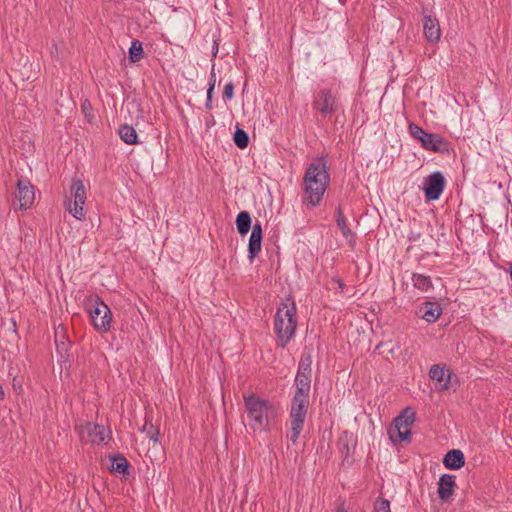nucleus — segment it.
<instances>
[{
    "mask_svg": "<svg viewBox=\"0 0 512 512\" xmlns=\"http://www.w3.org/2000/svg\"><path fill=\"white\" fill-rule=\"evenodd\" d=\"M330 175L324 157L314 159L306 168L303 176L302 203L308 207L320 204L329 186Z\"/></svg>",
    "mask_w": 512,
    "mask_h": 512,
    "instance_id": "f257e3e1",
    "label": "nucleus"
},
{
    "mask_svg": "<svg viewBox=\"0 0 512 512\" xmlns=\"http://www.w3.org/2000/svg\"><path fill=\"white\" fill-rule=\"evenodd\" d=\"M243 398L248 427L254 433L267 430L270 422L277 416L274 403L255 394L244 395Z\"/></svg>",
    "mask_w": 512,
    "mask_h": 512,
    "instance_id": "f03ea898",
    "label": "nucleus"
},
{
    "mask_svg": "<svg viewBox=\"0 0 512 512\" xmlns=\"http://www.w3.org/2000/svg\"><path fill=\"white\" fill-rule=\"evenodd\" d=\"M273 324L277 345L285 348L295 336L298 325L297 307L292 296L281 301L277 307Z\"/></svg>",
    "mask_w": 512,
    "mask_h": 512,
    "instance_id": "7ed1b4c3",
    "label": "nucleus"
},
{
    "mask_svg": "<svg viewBox=\"0 0 512 512\" xmlns=\"http://www.w3.org/2000/svg\"><path fill=\"white\" fill-rule=\"evenodd\" d=\"M295 393L291 400L290 407V423L291 435L290 440L296 443L303 428L309 406V394L311 387L295 386Z\"/></svg>",
    "mask_w": 512,
    "mask_h": 512,
    "instance_id": "20e7f679",
    "label": "nucleus"
},
{
    "mask_svg": "<svg viewBox=\"0 0 512 512\" xmlns=\"http://www.w3.org/2000/svg\"><path fill=\"white\" fill-rule=\"evenodd\" d=\"M91 325L100 334L107 333L112 325L113 315L109 306L98 296H90L85 303Z\"/></svg>",
    "mask_w": 512,
    "mask_h": 512,
    "instance_id": "39448f33",
    "label": "nucleus"
},
{
    "mask_svg": "<svg viewBox=\"0 0 512 512\" xmlns=\"http://www.w3.org/2000/svg\"><path fill=\"white\" fill-rule=\"evenodd\" d=\"M87 199V192L84 183L80 179H73L69 195L64 201L66 210L77 220H84L86 211L84 205Z\"/></svg>",
    "mask_w": 512,
    "mask_h": 512,
    "instance_id": "423d86ee",
    "label": "nucleus"
},
{
    "mask_svg": "<svg viewBox=\"0 0 512 512\" xmlns=\"http://www.w3.org/2000/svg\"><path fill=\"white\" fill-rule=\"evenodd\" d=\"M415 420V413L411 408L404 409L398 415L388 430V435L393 443L409 440L411 436V426Z\"/></svg>",
    "mask_w": 512,
    "mask_h": 512,
    "instance_id": "0eeeda50",
    "label": "nucleus"
},
{
    "mask_svg": "<svg viewBox=\"0 0 512 512\" xmlns=\"http://www.w3.org/2000/svg\"><path fill=\"white\" fill-rule=\"evenodd\" d=\"M446 186V180L440 171L433 172L424 178L423 192L425 200L435 201L438 200L443 193Z\"/></svg>",
    "mask_w": 512,
    "mask_h": 512,
    "instance_id": "6e6552de",
    "label": "nucleus"
},
{
    "mask_svg": "<svg viewBox=\"0 0 512 512\" xmlns=\"http://www.w3.org/2000/svg\"><path fill=\"white\" fill-rule=\"evenodd\" d=\"M16 198L19 202L20 209L26 210L33 205L35 191L29 180L23 178L18 179Z\"/></svg>",
    "mask_w": 512,
    "mask_h": 512,
    "instance_id": "1a4fd4ad",
    "label": "nucleus"
},
{
    "mask_svg": "<svg viewBox=\"0 0 512 512\" xmlns=\"http://www.w3.org/2000/svg\"><path fill=\"white\" fill-rule=\"evenodd\" d=\"M313 107L323 115L335 112L337 105L332 92L328 89L320 90L313 101Z\"/></svg>",
    "mask_w": 512,
    "mask_h": 512,
    "instance_id": "9d476101",
    "label": "nucleus"
},
{
    "mask_svg": "<svg viewBox=\"0 0 512 512\" xmlns=\"http://www.w3.org/2000/svg\"><path fill=\"white\" fill-rule=\"evenodd\" d=\"M311 365V355L304 354L299 362L297 374L294 380L295 386L311 387Z\"/></svg>",
    "mask_w": 512,
    "mask_h": 512,
    "instance_id": "9b49d317",
    "label": "nucleus"
},
{
    "mask_svg": "<svg viewBox=\"0 0 512 512\" xmlns=\"http://www.w3.org/2000/svg\"><path fill=\"white\" fill-rule=\"evenodd\" d=\"M261 248H262V226H261V223L259 221H257L252 226V231H251V235L249 237V243H248V259L251 263L261 252Z\"/></svg>",
    "mask_w": 512,
    "mask_h": 512,
    "instance_id": "f8f14e48",
    "label": "nucleus"
},
{
    "mask_svg": "<svg viewBox=\"0 0 512 512\" xmlns=\"http://www.w3.org/2000/svg\"><path fill=\"white\" fill-rule=\"evenodd\" d=\"M442 314V308L438 302H423L416 312V315L427 323H434Z\"/></svg>",
    "mask_w": 512,
    "mask_h": 512,
    "instance_id": "ddd939ff",
    "label": "nucleus"
},
{
    "mask_svg": "<svg viewBox=\"0 0 512 512\" xmlns=\"http://www.w3.org/2000/svg\"><path fill=\"white\" fill-rule=\"evenodd\" d=\"M429 377L436 382V387L439 390L450 388L452 373L444 366L438 364L432 365L429 370Z\"/></svg>",
    "mask_w": 512,
    "mask_h": 512,
    "instance_id": "4468645a",
    "label": "nucleus"
},
{
    "mask_svg": "<svg viewBox=\"0 0 512 512\" xmlns=\"http://www.w3.org/2000/svg\"><path fill=\"white\" fill-rule=\"evenodd\" d=\"M421 145L425 150L433 152H443L448 149V143L442 136L429 132L426 134Z\"/></svg>",
    "mask_w": 512,
    "mask_h": 512,
    "instance_id": "2eb2a0df",
    "label": "nucleus"
},
{
    "mask_svg": "<svg viewBox=\"0 0 512 512\" xmlns=\"http://www.w3.org/2000/svg\"><path fill=\"white\" fill-rule=\"evenodd\" d=\"M82 432L87 433L89 440L94 444H100L107 438V432L104 426L86 423L82 427Z\"/></svg>",
    "mask_w": 512,
    "mask_h": 512,
    "instance_id": "dca6fc26",
    "label": "nucleus"
},
{
    "mask_svg": "<svg viewBox=\"0 0 512 512\" xmlns=\"http://www.w3.org/2000/svg\"><path fill=\"white\" fill-rule=\"evenodd\" d=\"M455 476L443 474L438 481V496L441 500H447L454 492Z\"/></svg>",
    "mask_w": 512,
    "mask_h": 512,
    "instance_id": "f3484780",
    "label": "nucleus"
},
{
    "mask_svg": "<svg viewBox=\"0 0 512 512\" xmlns=\"http://www.w3.org/2000/svg\"><path fill=\"white\" fill-rule=\"evenodd\" d=\"M423 31L429 42H436L440 39L441 31L438 20L431 16H426L423 23Z\"/></svg>",
    "mask_w": 512,
    "mask_h": 512,
    "instance_id": "a211bd4d",
    "label": "nucleus"
},
{
    "mask_svg": "<svg viewBox=\"0 0 512 512\" xmlns=\"http://www.w3.org/2000/svg\"><path fill=\"white\" fill-rule=\"evenodd\" d=\"M443 464L448 469H460L465 464L464 454L461 450L454 449L446 453Z\"/></svg>",
    "mask_w": 512,
    "mask_h": 512,
    "instance_id": "6ab92c4d",
    "label": "nucleus"
},
{
    "mask_svg": "<svg viewBox=\"0 0 512 512\" xmlns=\"http://www.w3.org/2000/svg\"><path fill=\"white\" fill-rule=\"evenodd\" d=\"M251 223L252 220L249 212L241 211L238 213L236 217V227L240 235L244 236L249 232L250 229H252Z\"/></svg>",
    "mask_w": 512,
    "mask_h": 512,
    "instance_id": "aec40b11",
    "label": "nucleus"
},
{
    "mask_svg": "<svg viewBox=\"0 0 512 512\" xmlns=\"http://www.w3.org/2000/svg\"><path fill=\"white\" fill-rule=\"evenodd\" d=\"M129 463L122 455H115L111 457V472L120 474L122 476L129 474Z\"/></svg>",
    "mask_w": 512,
    "mask_h": 512,
    "instance_id": "412c9836",
    "label": "nucleus"
},
{
    "mask_svg": "<svg viewBox=\"0 0 512 512\" xmlns=\"http://www.w3.org/2000/svg\"><path fill=\"white\" fill-rule=\"evenodd\" d=\"M119 136L123 142L129 145H134L138 142V135L136 130L130 125H122L119 128Z\"/></svg>",
    "mask_w": 512,
    "mask_h": 512,
    "instance_id": "4be33fe9",
    "label": "nucleus"
},
{
    "mask_svg": "<svg viewBox=\"0 0 512 512\" xmlns=\"http://www.w3.org/2000/svg\"><path fill=\"white\" fill-rule=\"evenodd\" d=\"M336 223L339 229L341 230V233L344 238L348 239L354 236L351 229L348 227L346 223V219L340 206H338L336 209Z\"/></svg>",
    "mask_w": 512,
    "mask_h": 512,
    "instance_id": "5701e85b",
    "label": "nucleus"
},
{
    "mask_svg": "<svg viewBox=\"0 0 512 512\" xmlns=\"http://www.w3.org/2000/svg\"><path fill=\"white\" fill-rule=\"evenodd\" d=\"M412 282L414 287L421 291L426 292L432 288L431 278L423 274L414 273L412 276Z\"/></svg>",
    "mask_w": 512,
    "mask_h": 512,
    "instance_id": "b1692460",
    "label": "nucleus"
},
{
    "mask_svg": "<svg viewBox=\"0 0 512 512\" xmlns=\"http://www.w3.org/2000/svg\"><path fill=\"white\" fill-rule=\"evenodd\" d=\"M143 47L139 40H133L129 48V59L131 62L136 63L143 58Z\"/></svg>",
    "mask_w": 512,
    "mask_h": 512,
    "instance_id": "393cba45",
    "label": "nucleus"
},
{
    "mask_svg": "<svg viewBox=\"0 0 512 512\" xmlns=\"http://www.w3.org/2000/svg\"><path fill=\"white\" fill-rule=\"evenodd\" d=\"M233 141L240 149L246 148L249 144L248 133L243 129L237 128L233 135Z\"/></svg>",
    "mask_w": 512,
    "mask_h": 512,
    "instance_id": "a878e982",
    "label": "nucleus"
},
{
    "mask_svg": "<svg viewBox=\"0 0 512 512\" xmlns=\"http://www.w3.org/2000/svg\"><path fill=\"white\" fill-rule=\"evenodd\" d=\"M408 130H409L410 135L414 139L418 140L420 143L423 142V139L425 138L426 134L428 133L415 123H410L408 126Z\"/></svg>",
    "mask_w": 512,
    "mask_h": 512,
    "instance_id": "bb28decb",
    "label": "nucleus"
},
{
    "mask_svg": "<svg viewBox=\"0 0 512 512\" xmlns=\"http://www.w3.org/2000/svg\"><path fill=\"white\" fill-rule=\"evenodd\" d=\"M141 431L146 433L153 442L158 441L159 430L151 422L145 421Z\"/></svg>",
    "mask_w": 512,
    "mask_h": 512,
    "instance_id": "cd10ccee",
    "label": "nucleus"
},
{
    "mask_svg": "<svg viewBox=\"0 0 512 512\" xmlns=\"http://www.w3.org/2000/svg\"><path fill=\"white\" fill-rule=\"evenodd\" d=\"M374 512H391L389 500L379 497L374 503Z\"/></svg>",
    "mask_w": 512,
    "mask_h": 512,
    "instance_id": "c85d7f7f",
    "label": "nucleus"
},
{
    "mask_svg": "<svg viewBox=\"0 0 512 512\" xmlns=\"http://www.w3.org/2000/svg\"><path fill=\"white\" fill-rule=\"evenodd\" d=\"M233 95H234V85L232 82H228L225 86H224V90H223V99L225 101H229L233 98Z\"/></svg>",
    "mask_w": 512,
    "mask_h": 512,
    "instance_id": "c756f323",
    "label": "nucleus"
},
{
    "mask_svg": "<svg viewBox=\"0 0 512 512\" xmlns=\"http://www.w3.org/2000/svg\"><path fill=\"white\" fill-rule=\"evenodd\" d=\"M215 83H216L215 65H212L208 86L210 84H213V89H214L215 88Z\"/></svg>",
    "mask_w": 512,
    "mask_h": 512,
    "instance_id": "7c9ffc66",
    "label": "nucleus"
},
{
    "mask_svg": "<svg viewBox=\"0 0 512 512\" xmlns=\"http://www.w3.org/2000/svg\"><path fill=\"white\" fill-rule=\"evenodd\" d=\"M82 110L85 114H87L88 110H91V104L87 99L82 103Z\"/></svg>",
    "mask_w": 512,
    "mask_h": 512,
    "instance_id": "2f4dec72",
    "label": "nucleus"
},
{
    "mask_svg": "<svg viewBox=\"0 0 512 512\" xmlns=\"http://www.w3.org/2000/svg\"><path fill=\"white\" fill-rule=\"evenodd\" d=\"M213 84H210L208 89H207V97L206 99H212V94H213Z\"/></svg>",
    "mask_w": 512,
    "mask_h": 512,
    "instance_id": "473e14b6",
    "label": "nucleus"
},
{
    "mask_svg": "<svg viewBox=\"0 0 512 512\" xmlns=\"http://www.w3.org/2000/svg\"><path fill=\"white\" fill-rule=\"evenodd\" d=\"M205 107H206V109H208V110H211V109L213 108V105H212V99H206Z\"/></svg>",
    "mask_w": 512,
    "mask_h": 512,
    "instance_id": "72a5a7b5",
    "label": "nucleus"
},
{
    "mask_svg": "<svg viewBox=\"0 0 512 512\" xmlns=\"http://www.w3.org/2000/svg\"><path fill=\"white\" fill-rule=\"evenodd\" d=\"M5 397V392L3 386L0 384V400H3Z\"/></svg>",
    "mask_w": 512,
    "mask_h": 512,
    "instance_id": "f704fd0d",
    "label": "nucleus"
},
{
    "mask_svg": "<svg viewBox=\"0 0 512 512\" xmlns=\"http://www.w3.org/2000/svg\"><path fill=\"white\" fill-rule=\"evenodd\" d=\"M213 55L216 56L217 52H218V44L216 42H214V47H213Z\"/></svg>",
    "mask_w": 512,
    "mask_h": 512,
    "instance_id": "c9c22d12",
    "label": "nucleus"
},
{
    "mask_svg": "<svg viewBox=\"0 0 512 512\" xmlns=\"http://www.w3.org/2000/svg\"><path fill=\"white\" fill-rule=\"evenodd\" d=\"M337 512H347L343 507L339 508Z\"/></svg>",
    "mask_w": 512,
    "mask_h": 512,
    "instance_id": "e433bc0d",
    "label": "nucleus"
}]
</instances>
